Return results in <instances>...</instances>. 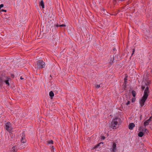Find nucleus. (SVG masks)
<instances>
[{"mask_svg":"<svg viewBox=\"0 0 152 152\" xmlns=\"http://www.w3.org/2000/svg\"><path fill=\"white\" fill-rule=\"evenodd\" d=\"M149 93V91L148 87L147 86L144 90L143 97L139 100V103L140 107H142L144 105L145 103L148 96Z\"/></svg>","mask_w":152,"mask_h":152,"instance_id":"obj_1","label":"nucleus"},{"mask_svg":"<svg viewBox=\"0 0 152 152\" xmlns=\"http://www.w3.org/2000/svg\"><path fill=\"white\" fill-rule=\"evenodd\" d=\"M121 122V119L119 118H115L113 119L111 123V127L113 129H116L118 127Z\"/></svg>","mask_w":152,"mask_h":152,"instance_id":"obj_2","label":"nucleus"},{"mask_svg":"<svg viewBox=\"0 0 152 152\" xmlns=\"http://www.w3.org/2000/svg\"><path fill=\"white\" fill-rule=\"evenodd\" d=\"M5 129L9 133L12 132V127L11 124L10 122H7L5 124Z\"/></svg>","mask_w":152,"mask_h":152,"instance_id":"obj_3","label":"nucleus"},{"mask_svg":"<svg viewBox=\"0 0 152 152\" xmlns=\"http://www.w3.org/2000/svg\"><path fill=\"white\" fill-rule=\"evenodd\" d=\"M37 67L39 68H42L45 66V63L42 60H39L37 63Z\"/></svg>","mask_w":152,"mask_h":152,"instance_id":"obj_4","label":"nucleus"},{"mask_svg":"<svg viewBox=\"0 0 152 152\" xmlns=\"http://www.w3.org/2000/svg\"><path fill=\"white\" fill-rule=\"evenodd\" d=\"M110 150L112 152H115L116 151V144L114 142L113 143L112 147L110 148Z\"/></svg>","mask_w":152,"mask_h":152,"instance_id":"obj_5","label":"nucleus"},{"mask_svg":"<svg viewBox=\"0 0 152 152\" xmlns=\"http://www.w3.org/2000/svg\"><path fill=\"white\" fill-rule=\"evenodd\" d=\"M20 141L22 143H25L26 142V140L25 137V134L24 132L22 133V135L20 139Z\"/></svg>","mask_w":152,"mask_h":152,"instance_id":"obj_6","label":"nucleus"},{"mask_svg":"<svg viewBox=\"0 0 152 152\" xmlns=\"http://www.w3.org/2000/svg\"><path fill=\"white\" fill-rule=\"evenodd\" d=\"M5 78L6 79L4 80V82L7 86H9L10 85V83L9 82V80L10 79L7 77H6Z\"/></svg>","mask_w":152,"mask_h":152,"instance_id":"obj_7","label":"nucleus"},{"mask_svg":"<svg viewBox=\"0 0 152 152\" xmlns=\"http://www.w3.org/2000/svg\"><path fill=\"white\" fill-rule=\"evenodd\" d=\"M135 126V124L133 123H130L129 125V129L132 130Z\"/></svg>","mask_w":152,"mask_h":152,"instance_id":"obj_8","label":"nucleus"},{"mask_svg":"<svg viewBox=\"0 0 152 152\" xmlns=\"http://www.w3.org/2000/svg\"><path fill=\"white\" fill-rule=\"evenodd\" d=\"M151 117H150L148 120L145 121L144 123V125L145 126H146L148 125L149 123L151 121Z\"/></svg>","mask_w":152,"mask_h":152,"instance_id":"obj_9","label":"nucleus"},{"mask_svg":"<svg viewBox=\"0 0 152 152\" xmlns=\"http://www.w3.org/2000/svg\"><path fill=\"white\" fill-rule=\"evenodd\" d=\"M39 6L42 7V8H44L45 7L44 3L43 0H41L39 2Z\"/></svg>","mask_w":152,"mask_h":152,"instance_id":"obj_10","label":"nucleus"},{"mask_svg":"<svg viewBox=\"0 0 152 152\" xmlns=\"http://www.w3.org/2000/svg\"><path fill=\"white\" fill-rule=\"evenodd\" d=\"M4 76H0V85H1L4 81Z\"/></svg>","mask_w":152,"mask_h":152,"instance_id":"obj_11","label":"nucleus"},{"mask_svg":"<svg viewBox=\"0 0 152 152\" xmlns=\"http://www.w3.org/2000/svg\"><path fill=\"white\" fill-rule=\"evenodd\" d=\"M102 143V144H103V143L102 142H100L99 144H98L96 145H95L94 146V147H93V149H95L96 148H98V147H99V146L100 145L101 143Z\"/></svg>","mask_w":152,"mask_h":152,"instance_id":"obj_12","label":"nucleus"},{"mask_svg":"<svg viewBox=\"0 0 152 152\" xmlns=\"http://www.w3.org/2000/svg\"><path fill=\"white\" fill-rule=\"evenodd\" d=\"M17 148L16 146H14L11 149V152H15V150Z\"/></svg>","mask_w":152,"mask_h":152,"instance_id":"obj_13","label":"nucleus"},{"mask_svg":"<svg viewBox=\"0 0 152 152\" xmlns=\"http://www.w3.org/2000/svg\"><path fill=\"white\" fill-rule=\"evenodd\" d=\"M49 95L52 97H53L54 96V94L53 91H51L49 92Z\"/></svg>","mask_w":152,"mask_h":152,"instance_id":"obj_14","label":"nucleus"},{"mask_svg":"<svg viewBox=\"0 0 152 152\" xmlns=\"http://www.w3.org/2000/svg\"><path fill=\"white\" fill-rule=\"evenodd\" d=\"M143 135V133L142 132H140L138 134V136L139 137H142Z\"/></svg>","mask_w":152,"mask_h":152,"instance_id":"obj_15","label":"nucleus"},{"mask_svg":"<svg viewBox=\"0 0 152 152\" xmlns=\"http://www.w3.org/2000/svg\"><path fill=\"white\" fill-rule=\"evenodd\" d=\"M132 94L134 97H135L136 95V92L134 91H132Z\"/></svg>","mask_w":152,"mask_h":152,"instance_id":"obj_16","label":"nucleus"},{"mask_svg":"<svg viewBox=\"0 0 152 152\" xmlns=\"http://www.w3.org/2000/svg\"><path fill=\"white\" fill-rule=\"evenodd\" d=\"M48 144H53V141L52 140H49L48 142Z\"/></svg>","mask_w":152,"mask_h":152,"instance_id":"obj_17","label":"nucleus"},{"mask_svg":"<svg viewBox=\"0 0 152 152\" xmlns=\"http://www.w3.org/2000/svg\"><path fill=\"white\" fill-rule=\"evenodd\" d=\"M135 101V98H132V102H134Z\"/></svg>","mask_w":152,"mask_h":152,"instance_id":"obj_18","label":"nucleus"},{"mask_svg":"<svg viewBox=\"0 0 152 152\" xmlns=\"http://www.w3.org/2000/svg\"><path fill=\"white\" fill-rule=\"evenodd\" d=\"M96 88H99L100 87V85H96L95 86Z\"/></svg>","mask_w":152,"mask_h":152,"instance_id":"obj_19","label":"nucleus"},{"mask_svg":"<svg viewBox=\"0 0 152 152\" xmlns=\"http://www.w3.org/2000/svg\"><path fill=\"white\" fill-rule=\"evenodd\" d=\"M59 26H60V27H65V26H66V25L65 24H62L59 25Z\"/></svg>","mask_w":152,"mask_h":152,"instance_id":"obj_20","label":"nucleus"},{"mask_svg":"<svg viewBox=\"0 0 152 152\" xmlns=\"http://www.w3.org/2000/svg\"><path fill=\"white\" fill-rule=\"evenodd\" d=\"M127 80V78L126 77H125L124 78V81L125 82H126Z\"/></svg>","mask_w":152,"mask_h":152,"instance_id":"obj_21","label":"nucleus"},{"mask_svg":"<svg viewBox=\"0 0 152 152\" xmlns=\"http://www.w3.org/2000/svg\"><path fill=\"white\" fill-rule=\"evenodd\" d=\"M4 6V5L3 4H1L0 5V9H1V8L3 7Z\"/></svg>","mask_w":152,"mask_h":152,"instance_id":"obj_22","label":"nucleus"},{"mask_svg":"<svg viewBox=\"0 0 152 152\" xmlns=\"http://www.w3.org/2000/svg\"><path fill=\"white\" fill-rule=\"evenodd\" d=\"M130 104V101H128L126 103V105H128Z\"/></svg>","mask_w":152,"mask_h":152,"instance_id":"obj_23","label":"nucleus"},{"mask_svg":"<svg viewBox=\"0 0 152 152\" xmlns=\"http://www.w3.org/2000/svg\"><path fill=\"white\" fill-rule=\"evenodd\" d=\"M1 12H7V10H5L2 9L1 10Z\"/></svg>","mask_w":152,"mask_h":152,"instance_id":"obj_24","label":"nucleus"},{"mask_svg":"<svg viewBox=\"0 0 152 152\" xmlns=\"http://www.w3.org/2000/svg\"><path fill=\"white\" fill-rule=\"evenodd\" d=\"M105 139V137L104 136H102L101 137V139L102 140H103Z\"/></svg>","mask_w":152,"mask_h":152,"instance_id":"obj_25","label":"nucleus"},{"mask_svg":"<svg viewBox=\"0 0 152 152\" xmlns=\"http://www.w3.org/2000/svg\"><path fill=\"white\" fill-rule=\"evenodd\" d=\"M134 49L133 50V53L132 54V55L134 54Z\"/></svg>","mask_w":152,"mask_h":152,"instance_id":"obj_26","label":"nucleus"},{"mask_svg":"<svg viewBox=\"0 0 152 152\" xmlns=\"http://www.w3.org/2000/svg\"><path fill=\"white\" fill-rule=\"evenodd\" d=\"M20 78L21 80H23L24 79V78L22 76H21Z\"/></svg>","mask_w":152,"mask_h":152,"instance_id":"obj_27","label":"nucleus"},{"mask_svg":"<svg viewBox=\"0 0 152 152\" xmlns=\"http://www.w3.org/2000/svg\"><path fill=\"white\" fill-rule=\"evenodd\" d=\"M56 27H58L59 26V25L58 24H57V25H56Z\"/></svg>","mask_w":152,"mask_h":152,"instance_id":"obj_28","label":"nucleus"},{"mask_svg":"<svg viewBox=\"0 0 152 152\" xmlns=\"http://www.w3.org/2000/svg\"><path fill=\"white\" fill-rule=\"evenodd\" d=\"M51 147L53 148V149H54V147L53 146H52Z\"/></svg>","mask_w":152,"mask_h":152,"instance_id":"obj_29","label":"nucleus"},{"mask_svg":"<svg viewBox=\"0 0 152 152\" xmlns=\"http://www.w3.org/2000/svg\"><path fill=\"white\" fill-rule=\"evenodd\" d=\"M103 11H104V12H104V11H105V10H104Z\"/></svg>","mask_w":152,"mask_h":152,"instance_id":"obj_30","label":"nucleus"},{"mask_svg":"<svg viewBox=\"0 0 152 152\" xmlns=\"http://www.w3.org/2000/svg\"><path fill=\"white\" fill-rule=\"evenodd\" d=\"M144 88L143 87V88H142L143 89Z\"/></svg>","mask_w":152,"mask_h":152,"instance_id":"obj_31","label":"nucleus"},{"mask_svg":"<svg viewBox=\"0 0 152 152\" xmlns=\"http://www.w3.org/2000/svg\"><path fill=\"white\" fill-rule=\"evenodd\" d=\"M25 145H24V147H23V148H25Z\"/></svg>","mask_w":152,"mask_h":152,"instance_id":"obj_32","label":"nucleus"}]
</instances>
